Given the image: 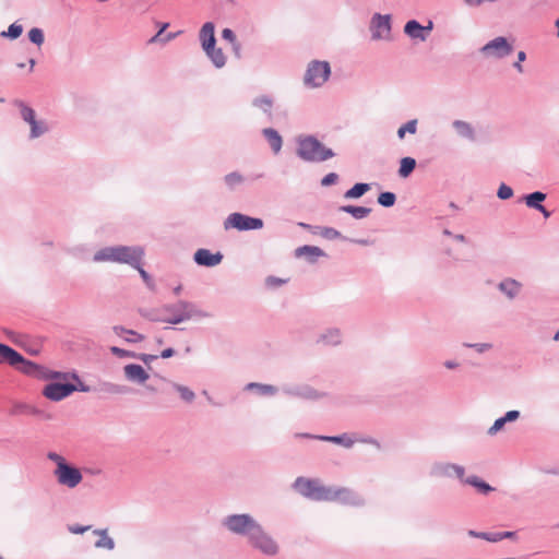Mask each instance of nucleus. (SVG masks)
<instances>
[{"label": "nucleus", "mask_w": 559, "mask_h": 559, "mask_svg": "<svg viewBox=\"0 0 559 559\" xmlns=\"http://www.w3.org/2000/svg\"><path fill=\"white\" fill-rule=\"evenodd\" d=\"M145 250L142 246H108L97 250L93 255L96 263L110 262L128 264L138 267L140 260H143Z\"/></svg>", "instance_id": "f257e3e1"}, {"label": "nucleus", "mask_w": 559, "mask_h": 559, "mask_svg": "<svg viewBox=\"0 0 559 559\" xmlns=\"http://www.w3.org/2000/svg\"><path fill=\"white\" fill-rule=\"evenodd\" d=\"M164 313V323L177 325L193 319H206L211 313L200 309L195 304L179 299L174 304H165L160 307Z\"/></svg>", "instance_id": "f03ea898"}, {"label": "nucleus", "mask_w": 559, "mask_h": 559, "mask_svg": "<svg viewBox=\"0 0 559 559\" xmlns=\"http://www.w3.org/2000/svg\"><path fill=\"white\" fill-rule=\"evenodd\" d=\"M296 155L306 163H323L333 158L335 152L314 135H299L296 139Z\"/></svg>", "instance_id": "7ed1b4c3"}, {"label": "nucleus", "mask_w": 559, "mask_h": 559, "mask_svg": "<svg viewBox=\"0 0 559 559\" xmlns=\"http://www.w3.org/2000/svg\"><path fill=\"white\" fill-rule=\"evenodd\" d=\"M260 523L249 513L229 514L222 520V525L229 533L245 536L247 539Z\"/></svg>", "instance_id": "20e7f679"}, {"label": "nucleus", "mask_w": 559, "mask_h": 559, "mask_svg": "<svg viewBox=\"0 0 559 559\" xmlns=\"http://www.w3.org/2000/svg\"><path fill=\"white\" fill-rule=\"evenodd\" d=\"M293 487L296 491L308 499L316 501H330L332 486H324L317 479L297 477Z\"/></svg>", "instance_id": "39448f33"}, {"label": "nucleus", "mask_w": 559, "mask_h": 559, "mask_svg": "<svg viewBox=\"0 0 559 559\" xmlns=\"http://www.w3.org/2000/svg\"><path fill=\"white\" fill-rule=\"evenodd\" d=\"M248 543L253 549L269 557H274L280 552V545L261 524L257 526L248 538Z\"/></svg>", "instance_id": "423d86ee"}, {"label": "nucleus", "mask_w": 559, "mask_h": 559, "mask_svg": "<svg viewBox=\"0 0 559 559\" xmlns=\"http://www.w3.org/2000/svg\"><path fill=\"white\" fill-rule=\"evenodd\" d=\"M331 67L328 61L313 60L308 64L304 76V83L309 87H320L329 79Z\"/></svg>", "instance_id": "0eeeda50"}, {"label": "nucleus", "mask_w": 559, "mask_h": 559, "mask_svg": "<svg viewBox=\"0 0 559 559\" xmlns=\"http://www.w3.org/2000/svg\"><path fill=\"white\" fill-rule=\"evenodd\" d=\"M282 392L288 397L316 402L324 399L328 394L319 391L307 383H290L282 386Z\"/></svg>", "instance_id": "6e6552de"}, {"label": "nucleus", "mask_w": 559, "mask_h": 559, "mask_svg": "<svg viewBox=\"0 0 559 559\" xmlns=\"http://www.w3.org/2000/svg\"><path fill=\"white\" fill-rule=\"evenodd\" d=\"M264 223L261 218L251 217L238 212L229 214L224 222L225 229L235 228L240 231L261 229Z\"/></svg>", "instance_id": "1a4fd4ad"}, {"label": "nucleus", "mask_w": 559, "mask_h": 559, "mask_svg": "<svg viewBox=\"0 0 559 559\" xmlns=\"http://www.w3.org/2000/svg\"><path fill=\"white\" fill-rule=\"evenodd\" d=\"M330 501H338L350 507H362L366 503L365 498L357 491L348 487H331Z\"/></svg>", "instance_id": "9d476101"}, {"label": "nucleus", "mask_w": 559, "mask_h": 559, "mask_svg": "<svg viewBox=\"0 0 559 559\" xmlns=\"http://www.w3.org/2000/svg\"><path fill=\"white\" fill-rule=\"evenodd\" d=\"M430 475L438 478H457L465 483V467L450 462H437L431 466Z\"/></svg>", "instance_id": "9b49d317"}, {"label": "nucleus", "mask_w": 559, "mask_h": 559, "mask_svg": "<svg viewBox=\"0 0 559 559\" xmlns=\"http://www.w3.org/2000/svg\"><path fill=\"white\" fill-rule=\"evenodd\" d=\"M53 476L56 477L58 484L60 486L73 489L79 486L83 479V475L81 471L71 464H67L61 466L59 469L53 471Z\"/></svg>", "instance_id": "f8f14e48"}, {"label": "nucleus", "mask_w": 559, "mask_h": 559, "mask_svg": "<svg viewBox=\"0 0 559 559\" xmlns=\"http://www.w3.org/2000/svg\"><path fill=\"white\" fill-rule=\"evenodd\" d=\"M513 51V46L503 36H498L489 40L480 48V52L486 57L502 59Z\"/></svg>", "instance_id": "ddd939ff"}, {"label": "nucleus", "mask_w": 559, "mask_h": 559, "mask_svg": "<svg viewBox=\"0 0 559 559\" xmlns=\"http://www.w3.org/2000/svg\"><path fill=\"white\" fill-rule=\"evenodd\" d=\"M75 391H76L75 384L50 382L44 386L41 393L46 399H48L52 402H59V401L70 396Z\"/></svg>", "instance_id": "4468645a"}, {"label": "nucleus", "mask_w": 559, "mask_h": 559, "mask_svg": "<svg viewBox=\"0 0 559 559\" xmlns=\"http://www.w3.org/2000/svg\"><path fill=\"white\" fill-rule=\"evenodd\" d=\"M371 38L379 40L388 38L391 33V15H382L380 13L373 14L370 22Z\"/></svg>", "instance_id": "2eb2a0df"}, {"label": "nucleus", "mask_w": 559, "mask_h": 559, "mask_svg": "<svg viewBox=\"0 0 559 559\" xmlns=\"http://www.w3.org/2000/svg\"><path fill=\"white\" fill-rule=\"evenodd\" d=\"M124 378L132 383L143 384L145 383L150 376L146 370L136 364H129L123 367Z\"/></svg>", "instance_id": "dca6fc26"}, {"label": "nucleus", "mask_w": 559, "mask_h": 559, "mask_svg": "<svg viewBox=\"0 0 559 559\" xmlns=\"http://www.w3.org/2000/svg\"><path fill=\"white\" fill-rule=\"evenodd\" d=\"M194 262L202 266L213 267L223 260L221 252L212 253L209 249H199L193 255Z\"/></svg>", "instance_id": "f3484780"}, {"label": "nucleus", "mask_w": 559, "mask_h": 559, "mask_svg": "<svg viewBox=\"0 0 559 559\" xmlns=\"http://www.w3.org/2000/svg\"><path fill=\"white\" fill-rule=\"evenodd\" d=\"M296 437H304V438H308V439H317V440H322V441H326V442H332V443L340 444L347 449L352 448L355 443V440L348 433H343L340 436H314V435H310V433H297Z\"/></svg>", "instance_id": "a211bd4d"}, {"label": "nucleus", "mask_w": 559, "mask_h": 559, "mask_svg": "<svg viewBox=\"0 0 559 559\" xmlns=\"http://www.w3.org/2000/svg\"><path fill=\"white\" fill-rule=\"evenodd\" d=\"M497 287L510 300L516 298L522 290V284L511 277L502 280Z\"/></svg>", "instance_id": "6ab92c4d"}, {"label": "nucleus", "mask_w": 559, "mask_h": 559, "mask_svg": "<svg viewBox=\"0 0 559 559\" xmlns=\"http://www.w3.org/2000/svg\"><path fill=\"white\" fill-rule=\"evenodd\" d=\"M4 362L17 367L20 362H24V357L12 347L0 343V364Z\"/></svg>", "instance_id": "aec40b11"}, {"label": "nucleus", "mask_w": 559, "mask_h": 559, "mask_svg": "<svg viewBox=\"0 0 559 559\" xmlns=\"http://www.w3.org/2000/svg\"><path fill=\"white\" fill-rule=\"evenodd\" d=\"M199 37L204 50H207V48H213V46L216 44L214 24L212 22H206L201 27Z\"/></svg>", "instance_id": "412c9836"}, {"label": "nucleus", "mask_w": 559, "mask_h": 559, "mask_svg": "<svg viewBox=\"0 0 559 559\" xmlns=\"http://www.w3.org/2000/svg\"><path fill=\"white\" fill-rule=\"evenodd\" d=\"M404 34L413 40L426 41L423 25L416 20H409L404 25Z\"/></svg>", "instance_id": "4be33fe9"}, {"label": "nucleus", "mask_w": 559, "mask_h": 559, "mask_svg": "<svg viewBox=\"0 0 559 559\" xmlns=\"http://www.w3.org/2000/svg\"><path fill=\"white\" fill-rule=\"evenodd\" d=\"M452 127L454 128L456 134L460 138L471 142H474L476 140L475 129L469 122L464 120H454L452 122Z\"/></svg>", "instance_id": "5701e85b"}, {"label": "nucleus", "mask_w": 559, "mask_h": 559, "mask_svg": "<svg viewBox=\"0 0 559 559\" xmlns=\"http://www.w3.org/2000/svg\"><path fill=\"white\" fill-rule=\"evenodd\" d=\"M342 332L338 328H329L318 338L319 343L328 346H337L342 343Z\"/></svg>", "instance_id": "b1692460"}, {"label": "nucleus", "mask_w": 559, "mask_h": 559, "mask_svg": "<svg viewBox=\"0 0 559 559\" xmlns=\"http://www.w3.org/2000/svg\"><path fill=\"white\" fill-rule=\"evenodd\" d=\"M520 418L519 411H509L504 416L495 420L493 425L488 429L487 433L489 436L497 435L507 423H513Z\"/></svg>", "instance_id": "393cba45"}, {"label": "nucleus", "mask_w": 559, "mask_h": 559, "mask_svg": "<svg viewBox=\"0 0 559 559\" xmlns=\"http://www.w3.org/2000/svg\"><path fill=\"white\" fill-rule=\"evenodd\" d=\"M245 391H254L261 396H274L278 393V388L273 384L249 382L245 385Z\"/></svg>", "instance_id": "a878e982"}, {"label": "nucleus", "mask_w": 559, "mask_h": 559, "mask_svg": "<svg viewBox=\"0 0 559 559\" xmlns=\"http://www.w3.org/2000/svg\"><path fill=\"white\" fill-rule=\"evenodd\" d=\"M325 253L319 247L316 246H302L295 250V255L306 257L310 263H314L319 257H323Z\"/></svg>", "instance_id": "bb28decb"}, {"label": "nucleus", "mask_w": 559, "mask_h": 559, "mask_svg": "<svg viewBox=\"0 0 559 559\" xmlns=\"http://www.w3.org/2000/svg\"><path fill=\"white\" fill-rule=\"evenodd\" d=\"M262 134L269 142L274 154H278L283 146V139L281 134L273 128L263 129Z\"/></svg>", "instance_id": "cd10ccee"}, {"label": "nucleus", "mask_w": 559, "mask_h": 559, "mask_svg": "<svg viewBox=\"0 0 559 559\" xmlns=\"http://www.w3.org/2000/svg\"><path fill=\"white\" fill-rule=\"evenodd\" d=\"M464 484L469 485V486L476 488L477 491L483 493V495H488V493H490V492H492L495 490L493 487H491L488 483H486L485 480H483L481 478H479L476 475L467 476L465 478V483Z\"/></svg>", "instance_id": "c85d7f7f"}, {"label": "nucleus", "mask_w": 559, "mask_h": 559, "mask_svg": "<svg viewBox=\"0 0 559 559\" xmlns=\"http://www.w3.org/2000/svg\"><path fill=\"white\" fill-rule=\"evenodd\" d=\"M93 534L99 536V539L96 540L95 547L99 549L112 550L115 548L114 539L108 535V531L104 530H94Z\"/></svg>", "instance_id": "c756f323"}, {"label": "nucleus", "mask_w": 559, "mask_h": 559, "mask_svg": "<svg viewBox=\"0 0 559 559\" xmlns=\"http://www.w3.org/2000/svg\"><path fill=\"white\" fill-rule=\"evenodd\" d=\"M338 210L341 212L350 214L356 219H362V218L367 217L371 212L370 207L355 206V205H342V206H340Z\"/></svg>", "instance_id": "7c9ffc66"}, {"label": "nucleus", "mask_w": 559, "mask_h": 559, "mask_svg": "<svg viewBox=\"0 0 559 559\" xmlns=\"http://www.w3.org/2000/svg\"><path fill=\"white\" fill-rule=\"evenodd\" d=\"M546 193L535 191L533 193L526 194L523 199L526 206L537 211L543 205L542 202L546 200Z\"/></svg>", "instance_id": "2f4dec72"}, {"label": "nucleus", "mask_w": 559, "mask_h": 559, "mask_svg": "<svg viewBox=\"0 0 559 559\" xmlns=\"http://www.w3.org/2000/svg\"><path fill=\"white\" fill-rule=\"evenodd\" d=\"M31 126L29 139L34 140L40 138L48 132V126L44 120H37L36 118L28 123Z\"/></svg>", "instance_id": "473e14b6"}, {"label": "nucleus", "mask_w": 559, "mask_h": 559, "mask_svg": "<svg viewBox=\"0 0 559 559\" xmlns=\"http://www.w3.org/2000/svg\"><path fill=\"white\" fill-rule=\"evenodd\" d=\"M204 51L216 68H223L225 66L226 58L221 48L213 46V48H207V50Z\"/></svg>", "instance_id": "72a5a7b5"}, {"label": "nucleus", "mask_w": 559, "mask_h": 559, "mask_svg": "<svg viewBox=\"0 0 559 559\" xmlns=\"http://www.w3.org/2000/svg\"><path fill=\"white\" fill-rule=\"evenodd\" d=\"M252 105L260 110H262L264 114H266L269 117H272V107H273V99L266 95H262L259 97H255L252 100Z\"/></svg>", "instance_id": "f704fd0d"}, {"label": "nucleus", "mask_w": 559, "mask_h": 559, "mask_svg": "<svg viewBox=\"0 0 559 559\" xmlns=\"http://www.w3.org/2000/svg\"><path fill=\"white\" fill-rule=\"evenodd\" d=\"M370 190V185L365 182L355 183L344 193L345 199H358Z\"/></svg>", "instance_id": "c9c22d12"}, {"label": "nucleus", "mask_w": 559, "mask_h": 559, "mask_svg": "<svg viewBox=\"0 0 559 559\" xmlns=\"http://www.w3.org/2000/svg\"><path fill=\"white\" fill-rule=\"evenodd\" d=\"M94 391L107 393V394H123L128 391V389L123 385L116 384L112 382H103L98 389H94Z\"/></svg>", "instance_id": "e433bc0d"}, {"label": "nucleus", "mask_w": 559, "mask_h": 559, "mask_svg": "<svg viewBox=\"0 0 559 559\" xmlns=\"http://www.w3.org/2000/svg\"><path fill=\"white\" fill-rule=\"evenodd\" d=\"M416 167V160L413 157H403L399 169V175L402 178L408 177Z\"/></svg>", "instance_id": "4c0bfd02"}, {"label": "nucleus", "mask_w": 559, "mask_h": 559, "mask_svg": "<svg viewBox=\"0 0 559 559\" xmlns=\"http://www.w3.org/2000/svg\"><path fill=\"white\" fill-rule=\"evenodd\" d=\"M14 105L20 108L21 117L25 122L29 123L36 118L35 110L27 106L24 102L17 99L14 102Z\"/></svg>", "instance_id": "58836bf2"}, {"label": "nucleus", "mask_w": 559, "mask_h": 559, "mask_svg": "<svg viewBox=\"0 0 559 559\" xmlns=\"http://www.w3.org/2000/svg\"><path fill=\"white\" fill-rule=\"evenodd\" d=\"M417 124H418L417 119L408 120L406 123H404L403 126H401L397 129V132H396L397 138L400 140H403L405 138L406 133L415 134L417 132Z\"/></svg>", "instance_id": "ea45409f"}, {"label": "nucleus", "mask_w": 559, "mask_h": 559, "mask_svg": "<svg viewBox=\"0 0 559 559\" xmlns=\"http://www.w3.org/2000/svg\"><path fill=\"white\" fill-rule=\"evenodd\" d=\"M173 388L178 392L180 399L187 403H191L195 399L194 392L186 385L173 383Z\"/></svg>", "instance_id": "a19ab883"}, {"label": "nucleus", "mask_w": 559, "mask_h": 559, "mask_svg": "<svg viewBox=\"0 0 559 559\" xmlns=\"http://www.w3.org/2000/svg\"><path fill=\"white\" fill-rule=\"evenodd\" d=\"M224 181L230 190H234L237 186L241 185L245 181V178L238 171H233L224 177Z\"/></svg>", "instance_id": "79ce46f5"}, {"label": "nucleus", "mask_w": 559, "mask_h": 559, "mask_svg": "<svg viewBox=\"0 0 559 559\" xmlns=\"http://www.w3.org/2000/svg\"><path fill=\"white\" fill-rule=\"evenodd\" d=\"M140 314L152 322H164V313L160 311V307L157 309L141 310Z\"/></svg>", "instance_id": "37998d69"}, {"label": "nucleus", "mask_w": 559, "mask_h": 559, "mask_svg": "<svg viewBox=\"0 0 559 559\" xmlns=\"http://www.w3.org/2000/svg\"><path fill=\"white\" fill-rule=\"evenodd\" d=\"M396 195L393 192H381L378 195V203L383 207H391L395 204Z\"/></svg>", "instance_id": "c03bdc74"}, {"label": "nucleus", "mask_w": 559, "mask_h": 559, "mask_svg": "<svg viewBox=\"0 0 559 559\" xmlns=\"http://www.w3.org/2000/svg\"><path fill=\"white\" fill-rule=\"evenodd\" d=\"M28 39L36 46H41L45 41V35L41 28L33 27L28 32Z\"/></svg>", "instance_id": "a18cd8bd"}, {"label": "nucleus", "mask_w": 559, "mask_h": 559, "mask_svg": "<svg viewBox=\"0 0 559 559\" xmlns=\"http://www.w3.org/2000/svg\"><path fill=\"white\" fill-rule=\"evenodd\" d=\"M23 33V26L17 23H13L9 26L7 32H2V36L8 37L10 39H16Z\"/></svg>", "instance_id": "49530a36"}, {"label": "nucleus", "mask_w": 559, "mask_h": 559, "mask_svg": "<svg viewBox=\"0 0 559 559\" xmlns=\"http://www.w3.org/2000/svg\"><path fill=\"white\" fill-rule=\"evenodd\" d=\"M497 197L500 200H508L513 197V189L506 183H501L497 190Z\"/></svg>", "instance_id": "de8ad7c7"}, {"label": "nucleus", "mask_w": 559, "mask_h": 559, "mask_svg": "<svg viewBox=\"0 0 559 559\" xmlns=\"http://www.w3.org/2000/svg\"><path fill=\"white\" fill-rule=\"evenodd\" d=\"M288 280L286 278H281V277H276V276H267L265 278V285L269 287V288H277V287H281L283 286L284 284L287 283Z\"/></svg>", "instance_id": "09e8293b"}, {"label": "nucleus", "mask_w": 559, "mask_h": 559, "mask_svg": "<svg viewBox=\"0 0 559 559\" xmlns=\"http://www.w3.org/2000/svg\"><path fill=\"white\" fill-rule=\"evenodd\" d=\"M47 459L50 460L51 462L56 463V469H59L61 466L68 464L66 459L56 452H48Z\"/></svg>", "instance_id": "8fccbe9b"}, {"label": "nucleus", "mask_w": 559, "mask_h": 559, "mask_svg": "<svg viewBox=\"0 0 559 559\" xmlns=\"http://www.w3.org/2000/svg\"><path fill=\"white\" fill-rule=\"evenodd\" d=\"M110 352L112 355L120 357V358H124V357L135 358V356H136V353L130 352V350H127V349H123V348H120L117 346L110 347Z\"/></svg>", "instance_id": "3c124183"}, {"label": "nucleus", "mask_w": 559, "mask_h": 559, "mask_svg": "<svg viewBox=\"0 0 559 559\" xmlns=\"http://www.w3.org/2000/svg\"><path fill=\"white\" fill-rule=\"evenodd\" d=\"M140 276L142 277V280L144 281V283L148 286V287H152L153 286V282H152V277L150 276V274L143 269V260H140L139 262V266L138 267H134Z\"/></svg>", "instance_id": "603ef678"}, {"label": "nucleus", "mask_w": 559, "mask_h": 559, "mask_svg": "<svg viewBox=\"0 0 559 559\" xmlns=\"http://www.w3.org/2000/svg\"><path fill=\"white\" fill-rule=\"evenodd\" d=\"M322 236L330 240L342 238V234L337 229L332 227H325L322 230Z\"/></svg>", "instance_id": "864d4df0"}, {"label": "nucleus", "mask_w": 559, "mask_h": 559, "mask_svg": "<svg viewBox=\"0 0 559 559\" xmlns=\"http://www.w3.org/2000/svg\"><path fill=\"white\" fill-rule=\"evenodd\" d=\"M338 180V175L336 173H329L321 179L322 187H329L336 183Z\"/></svg>", "instance_id": "5fc2aeb1"}, {"label": "nucleus", "mask_w": 559, "mask_h": 559, "mask_svg": "<svg viewBox=\"0 0 559 559\" xmlns=\"http://www.w3.org/2000/svg\"><path fill=\"white\" fill-rule=\"evenodd\" d=\"M464 346L474 348L478 353H485L492 347L490 343H465Z\"/></svg>", "instance_id": "6e6d98bb"}, {"label": "nucleus", "mask_w": 559, "mask_h": 559, "mask_svg": "<svg viewBox=\"0 0 559 559\" xmlns=\"http://www.w3.org/2000/svg\"><path fill=\"white\" fill-rule=\"evenodd\" d=\"M222 37L225 40H228L231 44H234L235 48L238 49L239 44H237L236 35H235V33L230 28H224L223 32H222Z\"/></svg>", "instance_id": "4d7b16f0"}, {"label": "nucleus", "mask_w": 559, "mask_h": 559, "mask_svg": "<svg viewBox=\"0 0 559 559\" xmlns=\"http://www.w3.org/2000/svg\"><path fill=\"white\" fill-rule=\"evenodd\" d=\"M71 378L78 382V385H75L76 391L80 392H91L94 391L90 385L85 384L81 381L80 377L76 373H72Z\"/></svg>", "instance_id": "13d9d810"}, {"label": "nucleus", "mask_w": 559, "mask_h": 559, "mask_svg": "<svg viewBox=\"0 0 559 559\" xmlns=\"http://www.w3.org/2000/svg\"><path fill=\"white\" fill-rule=\"evenodd\" d=\"M92 526L90 525H79V524H72L68 526V531L72 534H83L91 530Z\"/></svg>", "instance_id": "bf43d9fd"}, {"label": "nucleus", "mask_w": 559, "mask_h": 559, "mask_svg": "<svg viewBox=\"0 0 559 559\" xmlns=\"http://www.w3.org/2000/svg\"><path fill=\"white\" fill-rule=\"evenodd\" d=\"M526 59V53L525 51L521 50L518 52V61L513 63V67L514 69L519 72V73H523L524 69L522 67V62L525 61Z\"/></svg>", "instance_id": "052dcab7"}, {"label": "nucleus", "mask_w": 559, "mask_h": 559, "mask_svg": "<svg viewBox=\"0 0 559 559\" xmlns=\"http://www.w3.org/2000/svg\"><path fill=\"white\" fill-rule=\"evenodd\" d=\"M484 540L489 543H498L501 539V532H486L484 536Z\"/></svg>", "instance_id": "680f3d73"}, {"label": "nucleus", "mask_w": 559, "mask_h": 559, "mask_svg": "<svg viewBox=\"0 0 559 559\" xmlns=\"http://www.w3.org/2000/svg\"><path fill=\"white\" fill-rule=\"evenodd\" d=\"M20 370L25 373H32L37 368V366L34 362L25 359L24 362H20Z\"/></svg>", "instance_id": "e2e57ef3"}, {"label": "nucleus", "mask_w": 559, "mask_h": 559, "mask_svg": "<svg viewBox=\"0 0 559 559\" xmlns=\"http://www.w3.org/2000/svg\"><path fill=\"white\" fill-rule=\"evenodd\" d=\"M135 358L143 361L144 364L148 365L152 361L156 360L158 358V356L151 355V354H136Z\"/></svg>", "instance_id": "0e129e2a"}, {"label": "nucleus", "mask_w": 559, "mask_h": 559, "mask_svg": "<svg viewBox=\"0 0 559 559\" xmlns=\"http://www.w3.org/2000/svg\"><path fill=\"white\" fill-rule=\"evenodd\" d=\"M112 331L117 336H123L124 334H136L135 331L126 329L121 325H115L112 328Z\"/></svg>", "instance_id": "69168bd1"}, {"label": "nucleus", "mask_w": 559, "mask_h": 559, "mask_svg": "<svg viewBox=\"0 0 559 559\" xmlns=\"http://www.w3.org/2000/svg\"><path fill=\"white\" fill-rule=\"evenodd\" d=\"M168 23H164L160 27V29L158 31V33L156 35H154L150 40L148 43L153 44V43H157L159 41V39L162 38V34L164 33V31L168 27Z\"/></svg>", "instance_id": "338daca9"}, {"label": "nucleus", "mask_w": 559, "mask_h": 559, "mask_svg": "<svg viewBox=\"0 0 559 559\" xmlns=\"http://www.w3.org/2000/svg\"><path fill=\"white\" fill-rule=\"evenodd\" d=\"M130 337H126V341L129 343H136L144 340V336L136 332V334H129Z\"/></svg>", "instance_id": "774afa93"}]
</instances>
